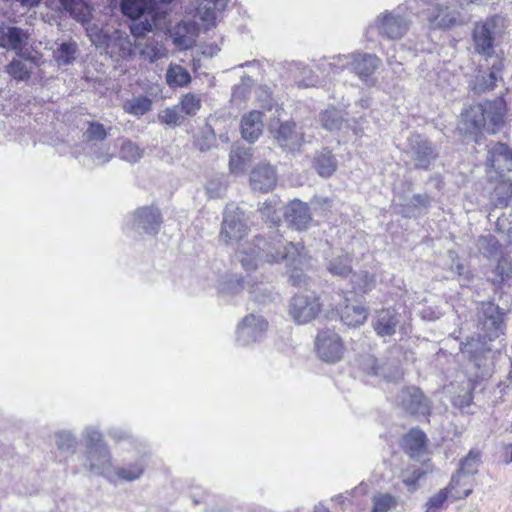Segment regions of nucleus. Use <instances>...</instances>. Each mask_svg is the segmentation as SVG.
I'll return each mask as SVG.
<instances>
[{"label":"nucleus","mask_w":512,"mask_h":512,"mask_svg":"<svg viewBox=\"0 0 512 512\" xmlns=\"http://www.w3.org/2000/svg\"><path fill=\"white\" fill-rule=\"evenodd\" d=\"M504 311L492 301L481 302L477 307L476 322L465 319L451 337L460 340L462 356L469 361L476 379L492 376L494 352L489 342L498 338L504 329Z\"/></svg>","instance_id":"f257e3e1"},{"label":"nucleus","mask_w":512,"mask_h":512,"mask_svg":"<svg viewBox=\"0 0 512 512\" xmlns=\"http://www.w3.org/2000/svg\"><path fill=\"white\" fill-rule=\"evenodd\" d=\"M505 113L506 104L502 98L472 105L461 113L458 130L476 138L483 132L495 134L503 126Z\"/></svg>","instance_id":"f03ea898"},{"label":"nucleus","mask_w":512,"mask_h":512,"mask_svg":"<svg viewBox=\"0 0 512 512\" xmlns=\"http://www.w3.org/2000/svg\"><path fill=\"white\" fill-rule=\"evenodd\" d=\"M260 241H262L260 239ZM259 248L263 250L265 260L269 264L285 261L288 267H291L289 274V283L296 287H304L308 285V278L303 270L309 265V257L305 248L293 242H284L283 238L274 239L272 242H265Z\"/></svg>","instance_id":"7ed1b4c3"},{"label":"nucleus","mask_w":512,"mask_h":512,"mask_svg":"<svg viewBox=\"0 0 512 512\" xmlns=\"http://www.w3.org/2000/svg\"><path fill=\"white\" fill-rule=\"evenodd\" d=\"M381 59L374 54L369 53H353L349 55H338L331 61L321 63L323 70H329L333 75L338 74L343 69H349L355 73L363 82L373 85L374 81L371 76L379 68Z\"/></svg>","instance_id":"20e7f679"},{"label":"nucleus","mask_w":512,"mask_h":512,"mask_svg":"<svg viewBox=\"0 0 512 512\" xmlns=\"http://www.w3.org/2000/svg\"><path fill=\"white\" fill-rule=\"evenodd\" d=\"M416 14L426 19L432 28L452 26L459 15L454 1L421 0V10Z\"/></svg>","instance_id":"39448f33"},{"label":"nucleus","mask_w":512,"mask_h":512,"mask_svg":"<svg viewBox=\"0 0 512 512\" xmlns=\"http://www.w3.org/2000/svg\"><path fill=\"white\" fill-rule=\"evenodd\" d=\"M322 303L312 291L295 294L289 302V315L296 324L303 325L314 320L320 313Z\"/></svg>","instance_id":"423d86ee"},{"label":"nucleus","mask_w":512,"mask_h":512,"mask_svg":"<svg viewBox=\"0 0 512 512\" xmlns=\"http://www.w3.org/2000/svg\"><path fill=\"white\" fill-rule=\"evenodd\" d=\"M408 154L417 170L428 171L439 158L435 145L425 137L414 134L408 139Z\"/></svg>","instance_id":"0eeeda50"},{"label":"nucleus","mask_w":512,"mask_h":512,"mask_svg":"<svg viewBox=\"0 0 512 512\" xmlns=\"http://www.w3.org/2000/svg\"><path fill=\"white\" fill-rule=\"evenodd\" d=\"M403 11V7L398 6L396 10L380 14L375 20L379 34L391 40L402 38L407 33L411 22Z\"/></svg>","instance_id":"6e6552de"},{"label":"nucleus","mask_w":512,"mask_h":512,"mask_svg":"<svg viewBox=\"0 0 512 512\" xmlns=\"http://www.w3.org/2000/svg\"><path fill=\"white\" fill-rule=\"evenodd\" d=\"M268 327L269 323L263 316L251 313L239 322L236 340L242 346L261 341L265 337Z\"/></svg>","instance_id":"1a4fd4ad"},{"label":"nucleus","mask_w":512,"mask_h":512,"mask_svg":"<svg viewBox=\"0 0 512 512\" xmlns=\"http://www.w3.org/2000/svg\"><path fill=\"white\" fill-rule=\"evenodd\" d=\"M315 348L318 357L327 363L338 362L345 350L341 337L332 330H324L317 334Z\"/></svg>","instance_id":"9d476101"},{"label":"nucleus","mask_w":512,"mask_h":512,"mask_svg":"<svg viewBox=\"0 0 512 512\" xmlns=\"http://www.w3.org/2000/svg\"><path fill=\"white\" fill-rule=\"evenodd\" d=\"M396 403L410 415L426 417L430 414L429 399L415 386L401 389L396 397Z\"/></svg>","instance_id":"9b49d317"},{"label":"nucleus","mask_w":512,"mask_h":512,"mask_svg":"<svg viewBox=\"0 0 512 512\" xmlns=\"http://www.w3.org/2000/svg\"><path fill=\"white\" fill-rule=\"evenodd\" d=\"M83 466L87 471L102 476L109 482H113L114 467L112 464V454L108 446L85 451Z\"/></svg>","instance_id":"f8f14e48"},{"label":"nucleus","mask_w":512,"mask_h":512,"mask_svg":"<svg viewBox=\"0 0 512 512\" xmlns=\"http://www.w3.org/2000/svg\"><path fill=\"white\" fill-rule=\"evenodd\" d=\"M495 227V232L501 237L503 243H501V240L491 233L481 235L477 239V249L487 259H494L498 257L502 253L501 248L503 245H512V226L509 227L506 233L502 229V226Z\"/></svg>","instance_id":"ddd939ff"},{"label":"nucleus","mask_w":512,"mask_h":512,"mask_svg":"<svg viewBox=\"0 0 512 512\" xmlns=\"http://www.w3.org/2000/svg\"><path fill=\"white\" fill-rule=\"evenodd\" d=\"M496 17L488 18L486 21L477 23L473 29V41L475 51L484 56H491L494 53V37L497 28Z\"/></svg>","instance_id":"4468645a"},{"label":"nucleus","mask_w":512,"mask_h":512,"mask_svg":"<svg viewBox=\"0 0 512 512\" xmlns=\"http://www.w3.org/2000/svg\"><path fill=\"white\" fill-rule=\"evenodd\" d=\"M28 39L27 30L0 21V48L19 52L28 44Z\"/></svg>","instance_id":"2eb2a0df"},{"label":"nucleus","mask_w":512,"mask_h":512,"mask_svg":"<svg viewBox=\"0 0 512 512\" xmlns=\"http://www.w3.org/2000/svg\"><path fill=\"white\" fill-rule=\"evenodd\" d=\"M489 173L488 190L490 191V202L493 206L507 207L512 198V182L505 175H492Z\"/></svg>","instance_id":"dca6fc26"},{"label":"nucleus","mask_w":512,"mask_h":512,"mask_svg":"<svg viewBox=\"0 0 512 512\" xmlns=\"http://www.w3.org/2000/svg\"><path fill=\"white\" fill-rule=\"evenodd\" d=\"M486 165L495 175H504L512 171V151L504 143H496L488 150Z\"/></svg>","instance_id":"f3484780"},{"label":"nucleus","mask_w":512,"mask_h":512,"mask_svg":"<svg viewBox=\"0 0 512 512\" xmlns=\"http://www.w3.org/2000/svg\"><path fill=\"white\" fill-rule=\"evenodd\" d=\"M283 238L281 235H279L276 231L269 232L267 237L264 236H256L254 239L253 246L254 248L251 249L250 252L246 251H240L237 255L238 259L241 262L242 267L247 270H255L258 267V263L260 261L266 262L263 250L259 248L258 244L261 241V246H264L265 242H272L274 239Z\"/></svg>","instance_id":"a211bd4d"},{"label":"nucleus","mask_w":512,"mask_h":512,"mask_svg":"<svg viewBox=\"0 0 512 512\" xmlns=\"http://www.w3.org/2000/svg\"><path fill=\"white\" fill-rule=\"evenodd\" d=\"M278 145L287 151H299L304 143V134L293 122H284L278 128L276 135Z\"/></svg>","instance_id":"6ab92c4d"},{"label":"nucleus","mask_w":512,"mask_h":512,"mask_svg":"<svg viewBox=\"0 0 512 512\" xmlns=\"http://www.w3.org/2000/svg\"><path fill=\"white\" fill-rule=\"evenodd\" d=\"M277 183V173L270 164H259L250 174V185L253 190L267 193L274 189Z\"/></svg>","instance_id":"aec40b11"},{"label":"nucleus","mask_w":512,"mask_h":512,"mask_svg":"<svg viewBox=\"0 0 512 512\" xmlns=\"http://www.w3.org/2000/svg\"><path fill=\"white\" fill-rule=\"evenodd\" d=\"M200 28L194 21H182L172 31L173 43L179 49H189L193 47L198 37Z\"/></svg>","instance_id":"412c9836"},{"label":"nucleus","mask_w":512,"mask_h":512,"mask_svg":"<svg viewBox=\"0 0 512 512\" xmlns=\"http://www.w3.org/2000/svg\"><path fill=\"white\" fill-rule=\"evenodd\" d=\"M399 322V314L395 310L382 309L373 318L372 326L379 337H388L395 334Z\"/></svg>","instance_id":"4be33fe9"},{"label":"nucleus","mask_w":512,"mask_h":512,"mask_svg":"<svg viewBox=\"0 0 512 512\" xmlns=\"http://www.w3.org/2000/svg\"><path fill=\"white\" fill-rule=\"evenodd\" d=\"M53 59L58 66H68L72 64L79 55V47L76 41L72 39L58 40L52 49Z\"/></svg>","instance_id":"5701e85b"},{"label":"nucleus","mask_w":512,"mask_h":512,"mask_svg":"<svg viewBox=\"0 0 512 512\" xmlns=\"http://www.w3.org/2000/svg\"><path fill=\"white\" fill-rule=\"evenodd\" d=\"M135 49L139 55L150 63L167 57V50L163 43L155 38L135 41Z\"/></svg>","instance_id":"b1692460"},{"label":"nucleus","mask_w":512,"mask_h":512,"mask_svg":"<svg viewBox=\"0 0 512 512\" xmlns=\"http://www.w3.org/2000/svg\"><path fill=\"white\" fill-rule=\"evenodd\" d=\"M146 469V463L142 457L126 465L113 468V482H133L139 480Z\"/></svg>","instance_id":"393cba45"},{"label":"nucleus","mask_w":512,"mask_h":512,"mask_svg":"<svg viewBox=\"0 0 512 512\" xmlns=\"http://www.w3.org/2000/svg\"><path fill=\"white\" fill-rule=\"evenodd\" d=\"M481 452L477 449H471L469 453L460 461L459 469L451 477V486L459 483L461 476L473 477L478 473L481 464Z\"/></svg>","instance_id":"a878e982"},{"label":"nucleus","mask_w":512,"mask_h":512,"mask_svg":"<svg viewBox=\"0 0 512 512\" xmlns=\"http://www.w3.org/2000/svg\"><path fill=\"white\" fill-rule=\"evenodd\" d=\"M262 131L263 121L261 112L254 110L243 116L241 120V134L245 140L254 142L262 134Z\"/></svg>","instance_id":"bb28decb"},{"label":"nucleus","mask_w":512,"mask_h":512,"mask_svg":"<svg viewBox=\"0 0 512 512\" xmlns=\"http://www.w3.org/2000/svg\"><path fill=\"white\" fill-rule=\"evenodd\" d=\"M445 265L448 266L446 278L458 276L459 284L462 287H468L473 280V275L460 262L457 253L449 250L446 254Z\"/></svg>","instance_id":"cd10ccee"},{"label":"nucleus","mask_w":512,"mask_h":512,"mask_svg":"<svg viewBox=\"0 0 512 512\" xmlns=\"http://www.w3.org/2000/svg\"><path fill=\"white\" fill-rule=\"evenodd\" d=\"M312 165L319 176L329 178L337 170L338 162L332 151L324 148L316 153Z\"/></svg>","instance_id":"c85d7f7f"},{"label":"nucleus","mask_w":512,"mask_h":512,"mask_svg":"<svg viewBox=\"0 0 512 512\" xmlns=\"http://www.w3.org/2000/svg\"><path fill=\"white\" fill-rule=\"evenodd\" d=\"M252 159L251 148L244 145H235L230 152L229 167L233 174L243 173Z\"/></svg>","instance_id":"c756f323"},{"label":"nucleus","mask_w":512,"mask_h":512,"mask_svg":"<svg viewBox=\"0 0 512 512\" xmlns=\"http://www.w3.org/2000/svg\"><path fill=\"white\" fill-rule=\"evenodd\" d=\"M288 224H307L310 220L308 205L299 199L291 201L283 211Z\"/></svg>","instance_id":"7c9ffc66"},{"label":"nucleus","mask_w":512,"mask_h":512,"mask_svg":"<svg viewBox=\"0 0 512 512\" xmlns=\"http://www.w3.org/2000/svg\"><path fill=\"white\" fill-rule=\"evenodd\" d=\"M361 365L362 369L369 375L381 377L388 382L395 381L400 377L398 370H395L393 373L388 372L386 365L381 364L379 360L372 355L365 356Z\"/></svg>","instance_id":"2f4dec72"},{"label":"nucleus","mask_w":512,"mask_h":512,"mask_svg":"<svg viewBox=\"0 0 512 512\" xmlns=\"http://www.w3.org/2000/svg\"><path fill=\"white\" fill-rule=\"evenodd\" d=\"M54 442L59 456H64L65 458L75 454L78 448L77 436L70 430H59L55 432Z\"/></svg>","instance_id":"473e14b6"},{"label":"nucleus","mask_w":512,"mask_h":512,"mask_svg":"<svg viewBox=\"0 0 512 512\" xmlns=\"http://www.w3.org/2000/svg\"><path fill=\"white\" fill-rule=\"evenodd\" d=\"M368 317V309L360 305H345L341 310L340 319L349 327H358L364 324Z\"/></svg>","instance_id":"72a5a7b5"},{"label":"nucleus","mask_w":512,"mask_h":512,"mask_svg":"<svg viewBox=\"0 0 512 512\" xmlns=\"http://www.w3.org/2000/svg\"><path fill=\"white\" fill-rule=\"evenodd\" d=\"M326 268L333 276L345 278L352 273V256L349 253L336 255L327 262Z\"/></svg>","instance_id":"f704fd0d"},{"label":"nucleus","mask_w":512,"mask_h":512,"mask_svg":"<svg viewBox=\"0 0 512 512\" xmlns=\"http://www.w3.org/2000/svg\"><path fill=\"white\" fill-rule=\"evenodd\" d=\"M165 80L170 88H178L187 86L191 82V76L186 68L171 63L166 70Z\"/></svg>","instance_id":"c9c22d12"},{"label":"nucleus","mask_w":512,"mask_h":512,"mask_svg":"<svg viewBox=\"0 0 512 512\" xmlns=\"http://www.w3.org/2000/svg\"><path fill=\"white\" fill-rule=\"evenodd\" d=\"M350 283L353 292L360 295L366 294L375 288L376 276L367 271L355 272L352 273Z\"/></svg>","instance_id":"e433bc0d"},{"label":"nucleus","mask_w":512,"mask_h":512,"mask_svg":"<svg viewBox=\"0 0 512 512\" xmlns=\"http://www.w3.org/2000/svg\"><path fill=\"white\" fill-rule=\"evenodd\" d=\"M119 49L121 57L130 59L135 55V42L133 43L129 35L122 30H114L111 33V45Z\"/></svg>","instance_id":"4c0bfd02"},{"label":"nucleus","mask_w":512,"mask_h":512,"mask_svg":"<svg viewBox=\"0 0 512 512\" xmlns=\"http://www.w3.org/2000/svg\"><path fill=\"white\" fill-rule=\"evenodd\" d=\"M404 449L412 457L419 455L424 449L426 444V435L423 431L412 429L404 437Z\"/></svg>","instance_id":"58836bf2"},{"label":"nucleus","mask_w":512,"mask_h":512,"mask_svg":"<svg viewBox=\"0 0 512 512\" xmlns=\"http://www.w3.org/2000/svg\"><path fill=\"white\" fill-rule=\"evenodd\" d=\"M320 122L324 129L331 132L338 131L346 125L342 112L336 108L323 111L320 114Z\"/></svg>","instance_id":"ea45409f"},{"label":"nucleus","mask_w":512,"mask_h":512,"mask_svg":"<svg viewBox=\"0 0 512 512\" xmlns=\"http://www.w3.org/2000/svg\"><path fill=\"white\" fill-rule=\"evenodd\" d=\"M499 256L497 264L493 269V273L496 276L495 279H493L494 285H500L512 279V258L502 253Z\"/></svg>","instance_id":"a19ab883"},{"label":"nucleus","mask_w":512,"mask_h":512,"mask_svg":"<svg viewBox=\"0 0 512 512\" xmlns=\"http://www.w3.org/2000/svg\"><path fill=\"white\" fill-rule=\"evenodd\" d=\"M498 80V73L496 71L479 72L473 82L471 83L472 90L478 94L485 93L494 89Z\"/></svg>","instance_id":"79ce46f5"},{"label":"nucleus","mask_w":512,"mask_h":512,"mask_svg":"<svg viewBox=\"0 0 512 512\" xmlns=\"http://www.w3.org/2000/svg\"><path fill=\"white\" fill-rule=\"evenodd\" d=\"M134 221L138 224H160L163 218L160 210L151 205L138 208L134 212Z\"/></svg>","instance_id":"37998d69"},{"label":"nucleus","mask_w":512,"mask_h":512,"mask_svg":"<svg viewBox=\"0 0 512 512\" xmlns=\"http://www.w3.org/2000/svg\"><path fill=\"white\" fill-rule=\"evenodd\" d=\"M371 512H389L398 506V498L389 493H375L372 498Z\"/></svg>","instance_id":"c03bdc74"},{"label":"nucleus","mask_w":512,"mask_h":512,"mask_svg":"<svg viewBox=\"0 0 512 512\" xmlns=\"http://www.w3.org/2000/svg\"><path fill=\"white\" fill-rule=\"evenodd\" d=\"M159 25L157 23V15L154 14V18H151L150 15H145L144 20H140L138 22H134L130 26V32L135 37V41L145 40V35L148 32H151L153 28H158Z\"/></svg>","instance_id":"a18cd8bd"},{"label":"nucleus","mask_w":512,"mask_h":512,"mask_svg":"<svg viewBox=\"0 0 512 512\" xmlns=\"http://www.w3.org/2000/svg\"><path fill=\"white\" fill-rule=\"evenodd\" d=\"M280 204L281 202L277 198H273L263 203V206L259 210L262 220L269 224H280L281 218L279 216V212L282 210Z\"/></svg>","instance_id":"49530a36"},{"label":"nucleus","mask_w":512,"mask_h":512,"mask_svg":"<svg viewBox=\"0 0 512 512\" xmlns=\"http://www.w3.org/2000/svg\"><path fill=\"white\" fill-rule=\"evenodd\" d=\"M152 108V101L145 96H139L126 101L124 104L125 112L134 115L142 116L149 112Z\"/></svg>","instance_id":"de8ad7c7"},{"label":"nucleus","mask_w":512,"mask_h":512,"mask_svg":"<svg viewBox=\"0 0 512 512\" xmlns=\"http://www.w3.org/2000/svg\"><path fill=\"white\" fill-rule=\"evenodd\" d=\"M472 482L473 479L470 476H461V480L459 483L451 486V481L449 482L448 488L450 492V497L454 500H462L467 498L472 494Z\"/></svg>","instance_id":"09e8293b"},{"label":"nucleus","mask_w":512,"mask_h":512,"mask_svg":"<svg viewBox=\"0 0 512 512\" xmlns=\"http://www.w3.org/2000/svg\"><path fill=\"white\" fill-rule=\"evenodd\" d=\"M87 36L89 37L91 43L101 49H107L111 45V34H108L102 28L93 24L87 27L86 29Z\"/></svg>","instance_id":"8fccbe9b"},{"label":"nucleus","mask_w":512,"mask_h":512,"mask_svg":"<svg viewBox=\"0 0 512 512\" xmlns=\"http://www.w3.org/2000/svg\"><path fill=\"white\" fill-rule=\"evenodd\" d=\"M144 150L131 140H125L120 146L119 156L129 163H137L143 157Z\"/></svg>","instance_id":"3c124183"},{"label":"nucleus","mask_w":512,"mask_h":512,"mask_svg":"<svg viewBox=\"0 0 512 512\" xmlns=\"http://www.w3.org/2000/svg\"><path fill=\"white\" fill-rule=\"evenodd\" d=\"M81 435L85 443V451L107 446L103 441L102 433L97 427L87 426L83 429Z\"/></svg>","instance_id":"603ef678"},{"label":"nucleus","mask_w":512,"mask_h":512,"mask_svg":"<svg viewBox=\"0 0 512 512\" xmlns=\"http://www.w3.org/2000/svg\"><path fill=\"white\" fill-rule=\"evenodd\" d=\"M179 108L187 116H195L201 109L202 101L199 95L187 93L181 97Z\"/></svg>","instance_id":"864d4df0"},{"label":"nucleus","mask_w":512,"mask_h":512,"mask_svg":"<svg viewBox=\"0 0 512 512\" xmlns=\"http://www.w3.org/2000/svg\"><path fill=\"white\" fill-rule=\"evenodd\" d=\"M6 72L14 79L26 81L30 78L31 69L20 59H13L7 66Z\"/></svg>","instance_id":"5fc2aeb1"},{"label":"nucleus","mask_w":512,"mask_h":512,"mask_svg":"<svg viewBox=\"0 0 512 512\" xmlns=\"http://www.w3.org/2000/svg\"><path fill=\"white\" fill-rule=\"evenodd\" d=\"M111 159L112 154L109 152V147L96 144L91 145L88 160L92 165L101 166L108 163Z\"/></svg>","instance_id":"6e6d98bb"},{"label":"nucleus","mask_w":512,"mask_h":512,"mask_svg":"<svg viewBox=\"0 0 512 512\" xmlns=\"http://www.w3.org/2000/svg\"><path fill=\"white\" fill-rule=\"evenodd\" d=\"M158 119L162 124L169 126H180L184 121V117L178 105L168 107L161 111L158 114Z\"/></svg>","instance_id":"4d7b16f0"},{"label":"nucleus","mask_w":512,"mask_h":512,"mask_svg":"<svg viewBox=\"0 0 512 512\" xmlns=\"http://www.w3.org/2000/svg\"><path fill=\"white\" fill-rule=\"evenodd\" d=\"M107 130L99 122H89L87 130L83 133L86 142L103 141L107 137Z\"/></svg>","instance_id":"13d9d810"},{"label":"nucleus","mask_w":512,"mask_h":512,"mask_svg":"<svg viewBox=\"0 0 512 512\" xmlns=\"http://www.w3.org/2000/svg\"><path fill=\"white\" fill-rule=\"evenodd\" d=\"M450 496L448 488L441 489L438 493L429 498L426 502L425 512H438L444 507L445 502Z\"/></svg>","instance_id":"bf43d9fd"},{"label":"nucleus","mask_w":512,"mask_h":512,"mask_svg":"<svg viewBox=\"0 0 512 512\" xmlns=\"http://www.w3.org/2000/svg\"><path fill=\"white\" fill-rule=\"evenodd\" d=\"M425 475V471L420 467H412L407 469L403 475V483L408 491L413 492L418 487V481Z\"/></svg>","instance_id":"052dcab7"},{"label":"nucleus","mask_w":512,"mask_h":512,"mask_svg":"<svg viewBox=\"0 0 512 512\" xmlns=\"http://www.w3.org/2000/svg\"><path fill=\"white\" fill-rule=\"evenodd\" d=\"M253 80L250 77H243L241 83L232 91L231 101H245L251 92Z\"/></svg>","instance_id":"680f3d73"},{"label":"nucleus","mask_w":512,"mask_h":512,"mask_svg":"<svg viewBox=\"0 0 512 512\" xmlns=\"http://www.w3.org/2000/svg\"><path fill=\"white\" fill-rule=\"evenodd\" d=\"M507 207L493 206L487 215V220L490 224H512V219H509L506 211Z\"/></svg>","instance_id":"e2e57ef3"},{"label":"nucleus","mask_w":512,"mask_h":512,"mask_svg":"<svg viewBox=\"0 0 512 512\" xmlns=\"http://www.w3.org/2000/svg\"><path fill=\"white\" fill-rule=\"evenodd\" d=\"M464 384V393L459 394L454 398V403L462 408L471 404L474 390V384L471 379L467 380Z\"/></svg>","instance_id":"0e129e2a"},{"label":"nucleus","mask_w":512,"mask_h":512,"mask_svg":"<svg viewBox=\"0 0 512 512\" xmlns=\"http://www.w3.org/2000/svg\"><path fill=\"white\" fill-rule=\"evenodd\" d=\"M432 198L427 193L414 194L409 202V205L419 211L428 209L431 206Z\"/></svg>","instance_id":"69168bd1"},{"label":"nucleus","mask_w":512,"mask_h":512,"mask_svg":"<svg viewBox=\"0 0 512 512\" xmlns=\"http://www.w3.org/2000/svg\"><path fill=\"white\" fill-rule=\"evenodd\" d=\"M197 14L202 21V25L204 26L205 30H208L212 25H214L215 11L212 7H204L203 9H199Z\"/></svg>","instance_id":"338daca9"},{"label":"nucleus","mask_w":512,"mask_h":512,"mask_svg":"<svg viewBox=\"0 0 512 512\" xmlns=\"http://www.w3.org/2000/svg\"><path fill=\"white\" fill-rule=\"evenodd\" d=\"M108 435L115 441H122L129 438V432L119 427L109 429Z\"/></svg>","instance_id":"774afa93"}]
</instances>
